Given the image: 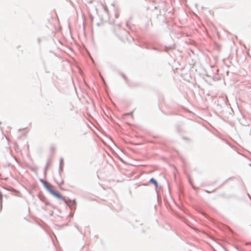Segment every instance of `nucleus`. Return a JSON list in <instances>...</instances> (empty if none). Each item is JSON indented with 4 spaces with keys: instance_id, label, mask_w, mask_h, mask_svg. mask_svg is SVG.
Listing matches in <instances>:
<instances>
[{
    "instance_id": "obj_1",
    "label": "nucleus",
    "mask_w": 251,
    "mask_h": 251,
    "mask_svg": "<svg viewBox=\"0 0 251 251\" xmlns=\"http://www.w3.org/2000/svg\"><path fill=\"white\" fill-rule=\"evenodd\" d=\"M49 191L54 196L57 197L59 199L64 200V198L59 193L54 190L51 188H48Z\"/></svg>"
},
{
    "instance_id": "obj_2",
    "label": "nucleus",
    "mask_w": 251,
    "mask_h": 251,
    "mask_svg": "<svg viewBox=\"0 0 251 251\" xmlns=\"http://www.w3.org/2000/svg\"><path fill=\"white\" fill-rule=\"evenodd\" d=\"M150 181L152 182L153 184H154L156 186H157V183L155 179H154L153 178H151Z\"/></svg>"
},
{
    "instance_id": "obj_3",
    "label": "nucleus",
    "mask_w": 251,
    "mask_h": 251,
    "mask_svg": "<svg viewBox=\"0 0 251 251\" xmlns=\"http://www.w3.org/2000/svg\"><path fill=\"white\" fill-rule=\"evenodd\" d=\"M123 76L126 80H127V77L125 75H123Z\"/></svg>"
}]
</instances>
